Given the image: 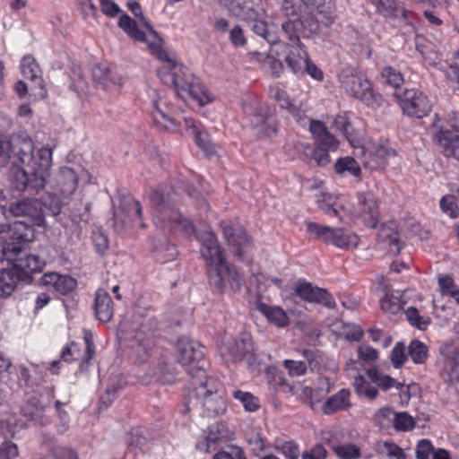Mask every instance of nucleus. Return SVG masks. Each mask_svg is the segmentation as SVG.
Returning <instances> with one entry per match:
<instances>
[{
  "instance_id": "1",
  "label": "nucleus",
  "mask_w": 459,
  "mask_h": 459,
  "mask_svg": "<svg viewBox=\"0 0 459 459\" xmlns=\"http://www.w3.org/2000/svg\"><path fill=\"white\" fill-rule=\"evenodd\" d=\"M304 9L297 11L292 1L284 0L282 9L288 20L281 24L282 31L290 39L307 38L329 28L335 19V5L332 0H301Z\"/></svg>"
},
{
  "instance_id": "2",
  "label": "nucleus",
  "mask_w": 459,
  "mask_h": 459,
  "mask_svg": "<svg viewBox=\"0 0 459 459\" xmlns=\"http://www.w3.org/2000/svg\"><path fill=\"white\" fill-rule=\"evenodd\" d=\"M16 155L22 165L16 175L17 187L21 190L39 193L45 187L50 176L52 150L44 146L34 153L32 140L25 137L19 141Z\"/></svg>"
},
{
  "instance_id": "3",
  "label": "nucleus",
  "mask_w": 459,
  "mask_h": 459,
  "mask_svg": "<svg viewBox=\"0 0 459 459\" xmlns=\"http://www.w3.org/2000/svg\"><path fill=\"white\" fill-rule=\"evenodd\" d=\"M196 409L209 417L221 415L227 411V403L221 391L220 380L205 376L191 381L186 410Z\"/></svg>"
},
{
  "instance_id": "4",
  "label": "nucleus",
  "mask_w": 459,
  "mask_h": 459,
  "mask_svg": "<svg viewBox=\"0 0 459 459\" xmlns=\"http://www.w3.org/2000/svg\"><path fill=\"white\" fill-rule=\"evenodd\" d=\"M10 215L23 217V221H14L12 227V240L31 241L34 227L45 225L44 207L38 199L24 198L13 202L8 208Z\"/></svg>"
},
{
  "instance_id": "5",
  "label": "nucleus",
  "mask_w": 459,
  "mask_h": 459,
  "mask_svg": "<svg viewBox=\"0 0 459 459\" xmlns=\"http://www.w3.org/2000/svg\"><path fill=\"white\" fill-rule=\"evenodd\" d=\"M127 6L138 21L123 13L118 20V27L133 39L146 44L150 50H158L163 46V40L143 16L140 4L128 2Z\"/></svg>"
},
{
  "instance_id": "6",
  "label": "nucleus",
  "mask_w": 459,
  "mask_h": 459,
  "mask_svg": "<svg viewBox=\"0 0 459 459\" xmlns=\"http://www.w3.org/2000/svg\"><path fill=\"white\" fill-rule=\"evenodd\" d=\"M152 204L155 207L154 222L157 225L168 227L170 230H181L189 231L193 230L192 223L183 219L181 214L173 208L172 198L169 192L163 189L155 190L150 196Z\"/></svg>"
},
{
  "instance_id": "7",
  "label": "nucleus",
  "mask_w": 459,
  "mask_h": 459,
  "mask_svg": "<svg viewBox=\"0 0 459 459\" xmlns=\"http://www.w3.org/2000/svg\"><path fill=\"white\" fill-rule=\"evenodd\" d=\"M155 54L164 65L159 69L158 74L160 80L167 85L176 89L178 94L185 99V92L195 79L186 67L169 57V54L159 47L158 50H150Z\"/></svg>"
},
{
  "instance_id": "8",
  "label": "nucleus",
  "mask_w": 459,
  "mask_h": 459,
  "mask_svg": "<svg viewBox=\"0 0 459 459\" xmlns=\"http://www.w3.org/2000/svg\"><path fill=\"white\" fill-rule=\"evenodd\" d=\"M339 81L347 94L360 100L368 106L380 105V95L374 91L371 82L363 74L351 68L344 69L339 75Z\"/></svg>"
},
{
  "instance_id": "9",
  "label": "nucleus",
  "mask_w": 459,
  "mask_h": 459,
  "mask_svg": "<svg viewBox=\"0 0 459 459\" xmlns=\"http://www.w3.org/2000/svg\"><path fill=\"white\" fill-rule=\"evenodd\" d=\"M177 355L179 363L191 376V381L207 376L204 369V348L199 342L186 337L179 338Z\"/></svg>"
},
{
  "instance_id": "10",
  "label": "nucleus",
  "mask_w": 459,
  "mask_h": 459,
  "mask_svg": "<svg viewBox=\"0 0 459 459\" xmlns=\"http://www.w3.org/2000/svg\"><path fill=\"white\" fill-rule=\"evenodd\" d=\"M27 242L13 240L9 243L4 238H0V260L13 261L14 268L26 274L40 271L44 267L45 262L39 255H22L23 245Z\"/></svg>"
},
{
  "instance_id": "11",
  "label": "nucleus",
  "mask_w": 459,
  "mask_h": 459,
  "mask_svg": "<svg viewBox=\"0 0 459 459\" xmlns=\"http://www.w3.org/2000/svg\"><path fill=\"white\" fill-rule=\"evenodd\" d=\"M307 230L314 238L341 249H354L359 244V237L345 228H332L310 221L307 223Z\"/></svg>"
},
{
  "instance_id": "12",
  "label": "nucleus",
  "mask_w": 459,
  "mask_h": 459,
  "mask_svg": "<svg viewBox=\"0 0 459 459\" xmlns=\"http://www.w3.org/2000/svg\"><path fill=\"white\" fill-rule=\"evenodd\" d=\"M359 152L362 156V163L369 169H380L386 166L388 160L395 156L394 150L387 141H367Z\"/></svg>"
},
{
  "instance_id": "13",
  "label": "nucleus",
  "mask_w": 459,
  "mask_h": 459,
  "mask_svg": "<svg viewBox=\"0 0 459 459\" xmlns=\"http://www.w3.org/2000/svg\"><path fill=\"white\" fill-rule=\"evenodd\" d=\"M207 274L210 284L220 292L227 289L238 291L242 285V276L228 261L212 265L207 269Z\"/></svg>"
},
{
  "instance_id": "14",
  "label": "nucleus",
  "mask_w": 459,
  "mask_h": 459,
  "mask_svg": "<svg viewBox=\"0 0 459 459\" xmlns=\"http://www.w3.org/2000/svg\"><path fill=\"white\" fill-rule=\"evenodd\" d=\"M243 110L258 135L271 137L275 134L277 131L276 120L271 111H265L264 108L259 107L256 103H245Z\"/></svg>"
},
{
  "instance_id": "15",
  "label": "nucleus",
  "mask_w": 459,
  "mask_h": 459,
  "mask_svg": "<svg viewBox=\"0 0 459 459\" xmlns=\"http://www.w3.org/2000/svg\"><path fill=\"white\" fill-rule=\"evenodd\" d=\"M357 204L350 211L351 219H361L363 223L375 228L379 220L378 204L375 195L370 191L357 194Z\"/></svg>"
},
{
  "instance_id": "16",
  "label": "nucleus",
  "mask_w": 459,
  "mask_h": 459,
  "mask_svg": "<svg viewBox=\"0 0 459 459\" xmlns=\"http://www.w3.org/2000/svg\"><path fill=\"white\" fill-rule=\"evenodd\" d=\"M281 389L284 393L296 395L298 398L313 407L329 393L331 389V382L327 377H319L317 385L315 388L305 386L300 384H282Z\"/></svg>"
},
{
  "instance_id": "17",
  "label": "nucleus",
  "mask_w": 459,
  "mask_h": 459,
  "mask_svg": "<svg viewBox=\"0 0 459 459\" xmlns=\"http://www.w3.org/2000/svg\"><path fill=\"white\" fill-rule=\"evenodd\" d=\"M400 108L410 117H423L429 114L431 105L421 91L416 89H407L403 94L396 95Z\"/></svg>"
},
{
  "instance_id": "18",
  "label": "nucleus",
  "mask_w": 459,
  "mask_h": 459,
  "mask_svg": "<svg viewBox=\"0 0 459 459\" xmlns=\"http://www.w3.org/2000/svg\"><path fill=\"white\" fill-rule=\"evenodd\" d=\"M443 365L441 375L446 382L459 385V346L454 343H445L440 348Z\"/></svg>"
},
{
  "instance_id": "19",
  "label": "nucleus",
  "mask_w": 459,
  "mask_h": 459,
  "mask_svg": "<svg viewBox=\"0 0 459 459\" xmlns=\"http://www.w3.org/2000/svg\"><path fill=\"white\" fill-rule=\"evenodd\" d=\"M148 95L152 106V118L156 126L160 129L176 130L178 126L169 112V108L157 89L149 88Z\"/></svg>"
},
{
  "instance_id": "20",
  "label": "nucleus",
  "mask_w": 459,
  "mask_h": 459,
  "mask_svg": "<svg viewBox=\"0 0 459 459\" xmlns=\"http://www.w3.org/2000/svg\"><path fill=\"white\" fill-rule=\"evenodd\" d=\"M223 236L235 255L244 260L248 254L251 244L249 237L241 229H235L231 224L222 221L221 223Z\"/></svg>"
},
{
  "instance_id": "21",
  "label": "nucleus",
  "mask_w": 459,
  "mask_h": 459,
  "mask_svg": "<svg viewBox=\"0 0 459 459\" xmlns=\"http://www.w3.org/2000/svg\"><path fill=\"white\" fill-rule=\"evenodd\" d=\"M219 351L227 360H240L253 351V344L247 334H242L237 338H226Z\"/></svg>"
},
{
  "instance_id": "22",
  "label": "nucleus",
  "mask_w": 459,
  "mask_h": 459,
  "mask_svg": "<svg viewBox=\"0 0 459 459\" xmlns=\"http://www.w3.org/2000/svg\"><path fill=\"white\" fill-rule=\"evenodd\" d=\"M200 253L206 263L207 269L212 265L227 261L223 248L218 243L217 237L212 231H205L199 238Z\"/></svg>"
},
{
  "instance_id": "23",
  "label": "nucleus",
  "mask_w": 459,
  "mask_h": 459,
  "mask_svg": "<svg viewBox=\"0 0 459 459\" xmlns=\"http://www.w3.org/2000/svg\"><path fill=\"white\" fill-rule=\"evenodd\" d=\"M319 208L329 216H337L340 221H346L351 218L350 211L352 207L344 196H335L328 193H321L317 196Z\"/></svg>"
},
{
  "instance_id": "24",
  "label": "nucleus",
  "mask_w": 459,
  "mask_h": 459,
  "mask_svg": "<svg viewBox=\"0 0 459 459\" xmlns=\"http://www.w3.org/2000/svg\"><path fill=\"white\" fill-rule=\"evenodd\" d=\"M83 340V351H82L78 343L72 342L63 349L61 359L65 362L80 360L81 367L84 363H88L95 355L92 333L89 331H84Z\"/></svg>"
},
{
  "instance_id": "25",
  "label": "nucleus",
  "mask_w": 459,
  "mask_h": 459,
  "mask_svg": "<svg viewBox=\"0 0 459 459\" xmlns=\"http://www.w3.org/2000/svg\"><path fill=\"white\" fill-rule=\"evenodd\" d=\"M80 178L82 179H89V175L86 171L82 170L79 175L74 169L69 167L60 168L55 179V189L56 193L63 197H70L75 192Z\"/></svg>"
},
{
  "instance_id": "26",
  "label": "nucleus",
  "mask_w": 459,
  "mask_h": 459,
  "mask_svg": "<svg viewBox=\"0 0 459 459\" xmlns=\"http://www.w3.org/2000/svg\"><path fill=\"white\" fill-rule=\"evenodd\" d=\"M296 294L307 302L320 303L329 308L335 306L333 299L325 290L308 282H299L296 288Z\"/></svg>"
},
{
  "instance_id": "27",
  "label": "nucleus",
  "mask_w": 459,
  "mask_h": 459,
  "mask_svg": "<svg viewBox=\"0 0 459 459\" xmlns=\"http://www.w3.org/2000/svg\"><path fill=\"white\" fill-rule=\"evenodd\" d=\"M300 38H299V40H292L287 36L291 45L286 47L285 61L294 74L303 73L308 57L303 44L300 42Z\"/></svg>"
},
{
  "instance_id": "28",
  "label": "nucleus",
  "mask_w": 459,
  "mask_h": 459,
  "mask_svg": "<svg viewBox=\"0 0 459 459\" xmlns=\"http://www.w3.org/2000/svg\"><path fill=\"white\" fill-rule=\"evenodd\" d=\"M229 10L243 20H255L264 18V10L254 0H231Z\"/></svg>"
},
{
  "instance_id": "29",
  "label": "nucleus",
  "mask_w": 459,
  "mask_h": 459,
  "mask_svg": "<svg viewBox=\"0 0 459 459\" xmlns=\"http://www.w3.org/2000/svg\"><path fill=\"white\" fill-rule=\"evenodd\" d=\"M437 140L446 156L459 160V126L453 130L441 129L437 133Z\"/></svg>"
},
{
  "instance_id": "30",
  "label": "nucleus",
  "mask_w": 459,
  "mask_h": 459,
  "mask_svg": "<svg viewBox=\"0 0 459 459\" xmlns=\"http://www.w3.org/2000/svg\"><path fill=\"white\" fill-rule=\"evenodd\" d=\"M40 282L42 285L51 288L61 294L72 291L76 286V281L73 277L56 273L43 274Z\"/></svg>"
},
{
  "instance_id": "31",
  "label": "nucleus",
  "mask_w": 459,
  "mask_h": 459,
  "mask_svg": "<svg viewBox=\"0 0 459 459\" xmlns=\"http://www.w3.org/2000/svg\"><path fill=\"white\" fill-rule=\"evenodd\" d=\"M184 123L186 129L194 136L195 143L207 154L216 153V146L213 144L208 134L203 130L200 125H197L192 117H185Z\"/></svg>"
},
{
  "instance_id": "32",
  "label": "nucleus",
  "mask_w": 459,
  "mask_h": 459,
  "mask_svg": "<svg viewBox=\"0 0 459 459\" xmlns=\"http://www.w3.org/2000/svg\"><path fill=\"white\" fill-rule=\"evenodd\" d=\"M378 241L391 255H398L403 247L400 234L394 228L384 225L378 233Z\"/></svg>"
},
{
  "instance_id": "33",
  "label": "nucleus",
  "mask_w": 459,
  "mask_h": 459,
  "mask_svg": "<svg viewBox=\"0 0 459 459\" xmlns=\"http://www.w3.org/2000/svg\"><path fill=\"white\" fill-rule=\"evenodd\" d=\"M95 313L99 320L108 322L113 316L112 300L104 290H98L95 297Z\"/></svg>"
},
{
  "instance_id": "34",
  "label": "nucleus",
  "mask_w": 459,
  "mask_h": 459,
  "mask_svg": "<svg viewBox=\"0 0 459 459\" xmlns=\"http://www.w3.org/2000/svg\"><path fill=\"white\" fill-rule=\"evenodd\" d=\"M255 307L269 322L278 327H284L289 323V317L286 312L280 307H271L265 303L257 302Z\"/></svg>"
},
{
  "instance_id": "35",
  "label": "nucleus",
  "mask_w": 459,
  "mask_h": 459,
  "mask_svg": "<svg viewBox=\"0 0 459 459\" xmlns=\"http://www.w3.org/2000/svg\"><path fill=\"white\" fill-rule=\"evenodd\" d=\"M93 80L106 91L117 88L118 82L116 75L102 64H98L92 68Z\"/></svg>"
},
{
  "instance_id": "36",
  "label": "nucleus",
  "mask_w": 459,
  "mask_h": 459,
  "mask_svg": "<svg viewBox=\"0 0 459 459\" xmlns=\"http://www.w3.org/2000/svg\"><path fill=\"white\" fill-rule=\"evenodd\" d=\"M271 93L281 108H286L298 122L301 123L306 116L305 112L299 108L294 106L290 100L288 94L278 87L273 88Z\"/></svg>"
},
{
  "instance_id": "37",
  "label": "nucleus",
  "mask_w": 459,
  "mask_h": 459,
  "mask_svg": "<svg viewBox=\"0 0 459 459\" xmlns=\"http://www.w3.org/2000/svg\"><path fill=\"white\" fill-rule=\"evenodd\" d=\"M350 391L342 389L336 394L330 397L323 405L325 414H333L337 411L345 410L350 407Z\"/></svg>"
},
{
  "instance_id": "38",
  "label": "nucleus",
  "mask_w": 459,
  "mask_h": 459,
  "mask_svg": "<svg viewBox=\"0 0 459 459\" xmlns=\"http://www.w3.org/2000/svg\"><path fill=\"white\" fill-rule=\"evenodd\" d=\"M126 217L123 218L122 213L115 212L116 222H120L122 225H126L129 222L143 227V223H142V207L138 201L131 200L128 202L126 208Z\"/></svg>"
},
{
  "instance_id": "39",
  "label": "nucleus",
  "mask_w": 459,
  "mask_h": 459,
  "mask_svg": "<svg viewBox=\"0 0 459 459\" xmlns=\"http://www.w3.org/2000/svg\"><path fill=\"white\" fill-rule=\"evenodd\" d=\"M187 96L198 101V103L202 106L206 105L213 100L212 94L196 78L186 91L185 98Z\"/></svg>"
},
{
  "instance_id": "40",
  "label": "nucleus",
  "mask_w": 459,
  "mask_h": 459,
  "mask_svg": "<svg viewBox=\"0 0 459 459\" xmlns=\"http://www.w3.org/2000/svg\"><path fill=\"white\" fill-rule=\"evenodd\" d=\"M330 446L339 459L361 458V448L356 444L333 442Z\"/></svg>"
},
{
  "instance_id": "41",
  "label": "nucleus",
  "mask_w": 459,
  "mask_h": 459,
  "mask_svg": "<svg viewBox=\"0 0 459 459\" xmlns=\"http://www.w3.org/2000/svg\"><path fill=\"white\" fill-rule=\"evenodd\" d=\"M19 277L13 269H4L0 272V299L11 295L14 290Z\"/></svg>"
},
{
  "instance_id": "42",
  "label": "nucleus",
  "mask_w": 459,
  "mask_h": 459,
  "mask_svg": "<svg viewBox=\"0 0 459 459\" xmlns=\"http://www.w3.org/2000/svg\"><path fill=\"white\" fill-rule=\"evenodd\" d=\"M21 71L25 78L39 81V84L42 87L41 70L34 57L30 56H24L21 62Z\"/></svg>"
},
{
  "instance_id": "43",
  "label": "nucleus",
  "mask_w": 459,
  "mask_h": 459,
  "mask_svg": "<svg viewBox=\"0 0 459 459\" xmlns=\"http://www.w3.org/2000/svg\"><path fill=\"white\" fill-rule=\"evenodd\" d=\"M367 375L373 383L385 391L399 386V383L394 378L380 372L377 368L368 369Z\"/></svg>"
},
{
  "instance_id": "44",
  "label": "nucleus",
  "mask_w": 459,
  "mask_h": 459,
  "mask_svg": "<svg viewBox=\"0 0 459 459\" xmlns=\"http://www.w3.org/2000/svg\"><path fill=\"white\" fill-rule=\"evenodd\" d=\"M334 168L337 174H349L353 177H359L360 175V168L358 162L350 156L338 159Z\"/></svg>"
},
{
  "instance_id": "45",
  "label": "nucleus",
  "mask_w": 459,
  "mask_h": 459,
  "mask_svg": "<svg viewBox=\"0 0 459 459\" xmlns=\"http://www.w3.org/2000/svg\"><path fill=\"white\" fill-rule=\"evenodd\" d=\"M232 396L242 404L247 411L254 412L260 407L259 399L249 392L235 390L232 393Z\"/></svg>"
},
{
  "instance_id": "46",
  "label": "nucleus",
  "mask_w": 459,
  "mask_h": 459,
  "mask_svg": "<svg viewBox=\"0 0 459 459\" xmlns=\"http://www.w3.org/2000/svg\"><path fill=\"white\" fill-rule=\"evenodd\" d=\"M354 389L358 395L364 396L368 399H375L377 395V390L368 384L366 379L360 376H354Z\"/></svg>"
},
{
  "instance_id": "47",
  "label": "nucleus",
  "mask_w": 459,
  "mask_h": 459,
  "mask_svg": "<svg viewBox=\"0 0 459 459\" xmlns=\"http://www.w3.org/2000/svg\"><path fill=\"white\" fill-rule=\"evenodd\" d=\"M428 347L418 340H413L409 345V356L416 364H422L428 358Z\"/></svg>"
},
{
  "instance_id": "48",
  "label": "nucleus",
  "mask_w": 459,
  "mask_h": 459,
  "mask_svg": "<svg viewBox=\"0 0 459 459\" xmlns=\"http://www.w3.org/2000/svg\"><path fill=\"white\" fill-rule=\"evenodd\" d=\"M405 316L410 325L420 330H426L431 322L429 316H420L419 311L413 307L406 309Z\"/></svg>"
},
{
  "instance_id": "49",
  "label": "nucleus",
  "mask_w": 459,
  "mask_h": 459,
  "mask_svg": "<svg viewBox=\"0 0 459 459\" xmlns=\"http://www.w3.org/2000/svg\"><path fill=\"white\" fill-rule=\"evenodd\" d=\"M377 450L380 454L385 455L391 459H407L404 451L396 444L389 441L378 444Z\"/></svg>"
},
{
  "instance_id": "50",
  "label": "nucleus",
  "mask_w": 459,
  "mask_h": 459,
  "mask_svg": "<svg viewBox=\"0 0 459 459\" xmlns=\"http://www.w3.org/2000/svg\"><path fill=\"white\" fill-rule=\"evenodd\" d=\"M380 306L383 311L390 314H396L403 308L400 296L394 293L385 294L381 299Z\"/></svg>"
},
{
  "instance_id": "51",
  "label": "nucleus",
  "mask_w": 459,
  "mask_h": 459,
  "mask_svg": "<svg viewBox=\"0 0 459 459\" xmlns=\"http://www.w3.org/2000/svg\"><path fill=\"white\" fill-rule=\"evenodd\" d=\"M393 426L397 431H410L414 426V419L407 412H395L393 419Z\"/></svg>"
},
{
  "instance_id": "52",
  "label": "nucleus",
  "mask_w": 459,
  "mask_h": 459,
  "mask_svg": "<svg viewBox=\"0 0 459 459\" xmlns=\"http://www.w3.org/2000/svg\"><path fill=\"white\" fill-rule=\"evenodd\" d=\"M381 77L386 84L395 89L399 88L403 83L402 74L391 66L383 68Z\"/></svg>"
},
{
  "instance_id": "53",
  "label": "nucleus",
  "mask_w": 459,
  "mask_h": 459,
  "mask_svg": "<svg viewBox=\"0 0 459 459\" xmlns=\"http://www.w3.org/2000/svg\"><path fill=\"white\" fill-rule=\"evenodd\" d=\"M207 433L210 435V439L215 444L230 437L226 425L221 422H216L210 426Z\"/></svg>"
},
{
  "instance_id": "54",
  "label": "nucleus",
  "mask_w": 459,
  "mask_h": 459,
  "mask_svg": "<svg viewBox=\"0 0 459 459\" xmlns=\"http://www.w3.org/2000/svg\"><path fill=\"white\" fill-rule=\"evenodd\" d=\"M251 22H253V25H252V30H254V32L257 35H259L260 37L264 38V39H266L269 43H275L276 40L274 39V36L272 35L269 31H268V26L267 24L263 21V18H258V19H255V20H250Z\"/></svg>"
},
{
  "instance_id": "55",
  "label": "nucleus",
  "mask_w": 459,
  "mask_h": 459,
  "mask_svg": "<svg viewBox=\"0 0 459 459\" xmlns=\"http://www.w3.org/2000/svg\"><path fill=\"white\" fill-rule=\"evenodd\" d=\"M438 287L442 295L451 297L459 289V287L455 285L454 279L448 275H440L438 277Z\"/></svg>"
},
{
  "instance_id": "56",
  "label": "nucleus",
  "mask_w": 459,
  "mask_h": 459,
  "mask_svg": "<svg viewBox=\"0 0 459 459\" xmlns=\"http://www.w3.org/2000/svg\"><path fill=\"white\" fill-rule=\"evenodd\" d=\"M283 365L291 377H300L307 372V364L301 360L286 359Z\"/></svg>"
},
{
  "instance_id": "57",
  "label": "nucleus",
  "mask_w": 459,
  "mask_h": 459,
  "mask_svg": "<svg viewBox=\"0 0 459 459\" xmlns=\"http://www.w3.org/2000/svg\"><path fill=\"white\" fill-rule=\"evenodd\" d=\"M19 455L18 446L10 440L0 444V459H15Z\"/></svg>"
},
{
  "instance_id": "58",
  "label": "nucleus",
  "mask_w": 459,
  "mask_h": 459,
  "mask_svg": "<svg viewBox=\"0 0 459 459\" xmlns=\"http://www.w3.org/2000/svg\"><path fill=\"white\" fill-rule=\"evenodd\" d=\"M441 210L452 218L459 216V209L454 197L451 195L443 196L439 202Z\"/></svg>"
},
{
  "instance_id": "59",
  "label": "nucleus",
  "mask_w": 459,
  "mask_h": 459,
  "mask_svg": "<svg viewBox=\"0 0 459 459\" xmlns=\"http://www.w3.org/2000/svg\"><path fill=\"white\" fill-rule=\"evenodd\" d=\"M70 217L76 224L87 222L90 219V204H81L80 207L72 211Z\"/></svg>"
},
{
  "instance_id": "60",
  "label": "nucleus",
  "mask_w": 459,
  "mask_h": 459,
  "mask_svg": "<svg viewBox=\"0 0 459 459\" xmlns=\"http://www.w3.org/2000/svg\"><path fill=\"white\" fill-rule=\"evenodd\" d=\"M379 13L384 16H391L397 9V4L395 0H377L374 4Z\"/></svg>"
},
{
  "instance_id": "61",
  "label": "nucleus",
  "mask_w": 459,
  "mask_h": 459,
  "mask_svg": "<svg viewBox=\"0 0 459 459\" xmlns=\"http://www.w3.org/2000/svg\"><path fill=\"white\" fill-rule=\"evenodd\" d=\"M432 443L428 439L420 440L416 446L417 459H429L430 453L434 452Z\"/></svg>"
},
{
  "instance_id": "62",
  "label": "nucleus",
  "mask_w": 459,
  "mask_h": 459,
  "mask_svg": "<svg viewBox=\"0 0 459 459\" xmlns=\"http://www.w3.org/2000/svg\"><path fill=\"white\" fill-rule=\"evenodd\" d=\"M281 453L288 459H299V448L294 442H284L280 447Z\"/></svg>"
},
{
  "instance_id": "63",
  "label": "nucleus",
  "mask_w": 459,
  "mask_h": 459,
  "mask_svg": "<svg viewBox=\"0 0 459 459\" xmlns=\"http://www.w3.org/2000/svg\"><path fill=\"white\" fill-rule=\"evenodd\" d=\"M327 450L321 445H316L302 454V459H326Z\"/></svg>"
},
{
  "instance_id": "64",
  "label": "nucleus",
  "mask_w": 459,
  "mask_h": 459,
  "mask_svg": "<svg viewBox=\"0 0 459 459\" xmlns=\"http://www.w3.org/2000/svg\"><path fill=\"white\" fill-rule=\"evenodd\" d=\"M212 459H246V456L240 448L232 447L229 451L218 452Z\"/></svg>"
}]
</instances>
